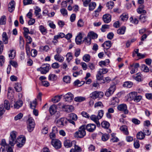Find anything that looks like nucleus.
Returning a JSON list of instances; mask_svg holds the SVG:
<instances>
[{
	"instance_id": "nucleus-1",
	"label": "nucleus",
	"mask_w": 152,
	"mask_h": 152,
	"mask_svg": "<svg viewBox=\"0 0 152 152\" xmlns=\"http://www.w3.org/2000/svg\"><path fill=\"white\" fill-rule=\"evenodd\" d=\"M86 135L85 125H83L79 128L78 131L75 133L74 136L77 138H82Z\"/></svg>"
},
{
	"instance_id": "nucleus-2",
	"label": "nucleus",
	"mask_w": 152,
	"mask_h": 152,
	"mask_svg": "<svg viewBox=\"0 0 152 152\" xmlns=\"http://www.w3.org/2000/svg\"><path fill=\"white\" fill-rule=\"evenodd\" d=\"M58 106L62 110L67 112H71L74 110V107L72 105H65L59 103L58 104Z\"/></svg>"
},
{
	"instance_id": "nucleus-3",
	"label": "nucleus",
	"mask_w": 152,
	"mask_h": 152,
	"mask_svg": "<svg viewBox=\"0 0 152 152\" xmlns=\"http://www.w3.org/2000/svg\"><path fill=\"white\" fill-rule=\"evenodd\" d=\"M17 132L13 131L10 133V136L9 140V144L11 146H13L16 143Z\"/></svg>"
},
{
	"instance_id": "nucleus-4",
	"label": "nucleus",
	"mask_w": 152,
	"mask_h": 152,
	"mask_svg": "<svg viewBox=\"0 0 152 152\" xmlns=\"http://www.w3.org/2000/svg\"><path fill=\"white\" fill-rule=\"evenodd\" d=\"M27 123L28 130L29 132H31L33 130L35 127L34 121L32 118L29 117L27 120Z\"/></svg>"
},
{
	"instance_id": "nucleus-5",
	"label": "nucleus",
	"mask_w": 152,
	"mask_h": 152,
	"mask_svg": "<svg viewBox=\"0 0 152 152\" xmlns=\"http://www.w3.org/2000/svg\"><path fill=\"white\" fill-rule=\"evenodd\" d=\"M103 96L104 93L103 92L95 91L90 94V97L94 99L97 98L100 99L103 97Z\"/></svg>"
},
{
	"instance_id": "nucleus-6",
	"label": "nucleus",
	"mask_w": 152,
	"mask_h": 152,
	"mask_svg": "<svg viewBox=\"0 0 152 152\" xmlns=\"http://www.w3.org/2000/svg\"><path fill=\"white\" fill-rule=\"evenodd\" d=\"M26 139L25 137L23 136H19L17 138V146L18 147L20 148L22 147L25 143Z\"/></svg>"
},
{
	"instance_id": "nucleus-7",
	"label": "nucleus",
	"mask_w": 152,
	"mask_h": 152,
	"mask_svg": "<svg viewBox=\"0 0 152 152\" xmlns=\"http://www.w3.org/2000/svg\"><path fill=\"white\" fill-rule=\"evenodd\" d=\"M50 68V66L49 64H44L39 68L37 69V70L40 71L42 74H46L48 72Z\"/></svg>"
},
{
	"instance_id": "nucleus-8",
	"label": "nucleus",
	"mask_w": 152,
	"mask_h": 152,
	"mask_svg": "<svg viewBox=\"0 0 152 152\" xmlns=\"http://www.w3.org/2000/svg\"><path fill=\"white\" fill-rule=\"evenodd\" d=\"M51 145L56 149L60 148L61 146V143L58 140L55 139H53L51 141Z\"/></svg>"
},
{
	"instance_id": "nucleus-9",
	"label": "nucleus",
	"mask_w": 152,
	"mask_h": 152,
	"mask_svg": "<svg viewBox=\"0 0 152 152\" xmlns=\"http://www.w3.org/2000/svg\"><path fill=\"white\" fill-rule=\"evenodd\" d=\"M117 108L119 110L123 111L125 114H128L129 113V111L127 109V106L126 104H120L117 106Z\"/></svg>"
},
{
	"instance_id": "nucleus-10",
	"label": "nucleus",
	"mask_w": 152,
	"mask_h": 152,
	"mask_svg": "<svg viewBox=\"0 0 152 152\" xmlns=\"http://www.w3.org/2000/svg\"><path fill=\"white\" fill-rule=\"evenodd\" d=\"M116 89V86L115 85H111L105 93V95L108 97L112 95Z\"/></svg>"
},
{
	"instance_id": "nucleus-11",
	"label": "nucleus",
	"mask_w": 152,
	"mask_h": 152,
	"mask_svg": "<svg viewBox=\"0 0 152 152\" xmlns=\"http://www.w3.org/2000/svg\"><path fill=\"white\" fill-rule=\"evenodd\" d=\"M67 122V121L66 118H61L57 120L56 124L58 126L62 127L65 125Z\"/></svg>"
},
{
	"instance_id": "nucleus-12",
	"label": "nucleus",
	"mask_w": 152,
	"mask_h": 152,
	"mask_svg": "<svg viewBox=\"0 0 152 152\" xmlns=\"http://www.w3.org/2000/svg\"><path fill=\"white\" fill-rule=\"evenodd\" d=\"M85 129L90 132H93L96 129V125L94 124H88L87 125H85Z\"/></svg>"
},
{
	"instance_id": "nucleus-13",
	"label": "nucleus",
	"mask_w": 152,
	"mask_h": 152,
	"mask_svg": "<svg viewBox=\"0 0 152 152\" xmlns=\"http://www.w3.org/2000/svg\"><path fill=\"white\" fill-rule=\"evenodd\" d=\"M63 96L65 99V101L68 102H71L74 98V95L70 92H68Z\"/></svg>"
},
{
	"instance_id": "nucleus-14",
	"label": "nucleus",
	"mask_w": 152,
	"mask_h": 152,
	"mask_svg": "<svg viewBox=\"0 0 152 152\" xmlns=\"http://www.w3.org/2000/svg\"><path fill=\"white\" fill-rule=\"evenodd\" d=\"M111 17L109 14H106L103 16V20L104 22L105 23H109L111 20Z\"/></svg>"
},
{
	"instance_id": "nucleus-15",
	"label": "nucleus",
	"mask_w": 152,
	"mask_h": 152,
	"mask_svg": "<svg viewBox=\"0 0 152 152\" xmlns=\"http://www.w3.org/2000/svg\"><path fill=\"white\" fill-rule=\"evenodd\" d=\"M15 2L14 1H11L8 5V11L10 12H12L14 10L15 8Z\"/></svg>"
},
{
	"instance_id": "nucleus-16",
	"label": "nucleus",
	"mask_w": 152,
	"mask_h": 152,
	"mask_svg": "<svg viewBox=\"0 0 152 152\" xmlns=\"http://www.w3.org/2000/svg\"><path fill=\"white\" fill-rule=\"evenodd\" d=\"M74 143H75L74 141L71 142L69 140H66L64 141V144L66 147L68 148L71 147L72 145V144Z\"/></svg>"
},
{
	"instance_id": "nucleus-17",
	"label": "nucleus",
	"mask_w": 152,
	"mask_h": 152,
	"mask_svg": "<svg viewBox=\"0 0 152 152\" xmlns=\"http://www.w3.org/2000/svg\"><path fill=\"white\" fill-rule=\"evenodd\" d=\"M82 38V33H79L75 38V42L77 44L79 45L81 43Z\"/></svg>"
},
{
	"instance_id": "nucleus-18",
	"label": "nucleus",
	"mask_w": 152,
	"mask_h": 152,
	"mask_svg": "<svg viewBox=\"0 0 152 152\" xmlns=\"http://www.w3.org/2000/svg\"><path fill=\"white\" fill-rule=\"evenodd\" d=\"M54 59L56 61L60 62H62L64 60V58L59 54H56L54 56Z\"/></svg>"
},
{
	"instance_id": "nucleus-19",
	"label": "nucleus",
	"mask_w": 152,
	"mask_h": 152,
	"mask_svg": "<svg viewBox=\"0 0 152 152\" xmlns=\"http://www.w3.org/2000/svg\"><path fill=\"white\" fill-rule=\"evenodd\" d=\"M2 41L5 44H7L8 43V38L6 32H4L2 35Z\"/></svg>"
},
{
	"instance_id": "nucleus-20",
	"label": "nucleus",
	"mask_w": 152,
	"mask_h": 152,
	"mask_svg": "<svg viewBox=\"0 0 152 152\" xmlns=\"http://www.w3.org/2000/svg\"><path fill=\"white\" fill-rule=\"evenodd\" d=\"M119 102L118 98L116 97H113L111 100L110 104L112 105L117 104Z\"/></svg>"
},
{
	"instance_id": "nucleus-21",
	"label": "nucleus",
	"mask_w": 152,
	"mask_h": 152,
	"mask_svg": "<svg viewBox=\"0 0 152 152\" xmlns=\"http://www.w3.org/2000/svg\"><path fill=\"white\" fill-rule=\"evenodd\" d=\"M34 14L36 16H37L38 18H40L41 16V15L40 14L39 12L41 11V9L37 6H36L34 8Z\"/></svg>"
},
{
	"instance_id": "nucleus-22",
	"label": "nucleus",
	"mask_w": 152,
	"mask_h": 152,
	"mask_svg": "<svg viewBox=\"0 0 152 152\" xmlns=\"http://www.w3.org/2000/svg\"><path fill=\"white\" fill-rule=\"evenodd\" d=\"M87 36L91 39H94L97 37L98 35L93 31H91L88 33Z\"/></svg>"
},
{
	"instance_id": "nucleus-23",
	"label": "nucleus",
	"mask_w": 152,
	"mask_h": 152,
	"mask_svg": "<svg viewBox=\"0 0 152 152\" xmlns=\"http://www.w3.org/2000/svg\"><path fill=\"white\" fill-rule=\"evenodd\" d=\"M102 7V6L100 5L97 10L94 11V12L93 14V16L94 18H96L98 16L99 12L101 11Z\"/></svg>"
},
{
	"instance_id": "nucleus-24",
	"label": "nucleus",
	"mask_w": 152,
	"mask_h": 152,
	"mask_svg": "<svg viewBox=\"0 0 152 152\" xmlns=\"http://www.w3.org/2000/svg\"><path fill=\"white\" fill-rule=\"evenodd\" d=\"M49 111L51 115H53L56 111V107L55 105H51L49 109Z\"/></svg>"
},
{
	"instance_id": "nucleus-25",
	"label": "nucleus",
	"mask_w": 152,
	"mask_h": 152,
	"mask_svg": "<svg viewBox=\"0 0 152 152\" xmlns=\"http://www.w3.org/2000/svg\"><path fill=\"white\" fill-rule=\"evenodd\" d=\"M120 129L126 135H128L129 134L127 126L123 125L120 127Z\"/></svg>"
},
{
	"instance_id": "nucleus-26",
	"label": "nucleus",
	"mask_w": 152,
	"mask_h": 152,
	"mask_svg": "<svg viewBox=\"0 0 152 152\" xmlns=\"http://www.w3.org/2000/svg\"><path fill=\"white\" fill-rule=\"evenodd\" d=\"M19 45L20 48L23 49L24 48V41L23 37L21 36L19 37Z\"/></svg>"
},
{
	"instance_id": "nucleus-27",
	"label": "nucleus",
	"mask_w": 152,
	"mask_h": 152,
	"mask_svg": "<svg viewBox=\"0 0 152 152\" xmlns=\"http://www.w3.org/2000/svg\"><path fill=\"white\" fill-rule=\"evenodd\" d=\"M23 102L21 100L17 101L14 105V107L15 108L18 109L22 106Z\"/></svg>"
},
{
	"instance_id": "nucleus-28",
	"label": "nucleus",
	"mask_w": 152,
	"mask_h": 152,
	"mask_svg": "<svg viewBox=\"0 0 152 152\" xmlns=\"http://www.w3.org/2000/svg\"><path fill=\"white\" fill-rule=\"evenodd\" d=\"M14 88L17 92L20 91L22 90L21 84L20 83H16L14 85Z\"/></svg>"
},
{
	"instance_id": "nucleus-29",
	"label": "nucleus",
	"mask_w": 152,
	"mask_h": 152,
	"mask_svg": "<svg viewBox=\"0 0 152 152\" xmlns=\"http://www.w3.org/2000/svg\"><path fill=\"white\" fill-rule=\"evenodd\" d=\"M15 50H11L9 52V57L10 59H13L15 56Z\"/></svg>"
},
{
	"instance_id": "nucleus-30",
	"label": "nucleus",
	"mask_w": 152,
	"mask_h": 152,
	"mask_svg": "<svg viewBox=\"0 0 152 152\" xmlns=\"http://www.w3.org/2000/svg\"><path fill=\"white\" fill-rule=\"evenodd\" d=\"M4 106L5 108L7 110H9L10 108V104L8 100H5L4 101Z\"/></svg>"
},
{
	"instance_id": "nucleus-31",
	"label": "nucleus",
	"mask_w": 152,
	"mask_h": 152,
	"mask_svg": "<svg viewBox=\"0 0 152 152\" xmlns=\"http://www.w3.org/2000/svg\"><path fill=\"white\" fill-rule=\"evenodd\" d=\"M66 61L69 63L72 59L73 56L71 53H68L66 54Z\"/></svg>"
},
{
	"instance_id": "nucleus-32",
	"label": "nucleus",
	"mask_w": 152,
	"mask_h": 152,
	"mask_svg": "<svg viewBox=\"0 0 152 152\" xmlns=\"http://www.w3.org/2000/svg\"><path fill=\"white\" fill-rule=\"evenodd\" d=\"M137 138L140 140L143 139L145 137V134L141 131L138 132L137 135Z\"/></svg>"
},
{
	"instance_id": "nucleus-33",
	"label": "nucleus",
	"mask_w": 152,
	"mask_h": 152,
	"mask_svg": "<svg viewBox=\"0 0 152 152\" xmlns=\"http://www.w3.org/2000/svg\"><path fill=\"white\" fill-rule=\"evenodd\" d=\"M110 125L109 122L106 121H103L101 124L102 127L106 129H108L109 128Z\"/></svg>"
},
{
	"instance_id": "nucleus-34",
	"label": "nucleus",
	"mask_w": 152,
	"mask_h": 152,
	"mask_svg": "<svg viewBox=\"0 0 152 152\" xmlns=\"http://www.w3.org/2000/svg\"><path fill=\"white\" fill-rule=\"evenodd\" d=\"M137 94V92H132L129 94V98L131 100H134L135 98V97L136 96Z\"/></svg>"
},
{
	"instance_id": "nucleus-35",
	"label": "nucleus",
	"mask_w": 152,
	"mask_h": 152,
	"mask_svg": "<svg viewBox=\"0 0 152 152\" xmlns=\"http://www.w3.org/2000/svg\"><path fill=\"white\" fill-rule=\"evenodd\" d=\"M86 100L85 97L82 96H77L74 98V100L76 102H81Z\"/></svg>"
},
{
	"instance_id": "nucleus-36",
	"label": "nucleus",
	"mask_w": 152,
	"mask_h": 152,
	"mask_svg": "<svg viewBox=\"0 0 152 152\" xmlns=\"http://www.w3.org/2000/svg\"><path fill=\"white\" fill-rule=\"evenodd\" d=\"M62 96V95L55 96L52 99V101L54 103L58 102L60 100Z\"/></svg>"
},
{
	"instance_id": "nucleus-37",
	"label": "nucleus",
	"mask_w": 152,
	"mask_h": 152,
	"mask_svg": "<svg viewBox=\"0 0 152 152\" xmlns=\"http://www.w3.org/2000/svg\"><path fill=\"white\" fill-rule=\"evenodd\" d=\"M110 62L109 60L108 59L106 60L105 61H101L99 62V65L101 67H103V66H105L108 64Z\"/></svg>"
},
{
	"instance_id": "nucleus-38",
	"label": "nucleus",
	"mask_w": 152,
	"mask_h": 152,
	"mask_svg": "<svg viewBox=\"0 0 152 152\" xmlns=\"http://www.w3.org/2000/svg\"><path fill=\"white\" fill-rule=\"evenodd\" d=\"M57 79V76L54 74H50L48 76V79L50 80L54 81Z\"/></svg>"
},
{
	"instance_id": "nucleus-39",
	"label": "nucleus",
	"mask_w": 152,
	"mask_h": 152,
	"mask_svg": "<svg viewBox=\"0 0 152 152\" xmlns=\"http://www.w3.org/2000/svg\"><path fill=\"white\" fill-rule=\"evenodd\" d=\"M125 30L126 27H122L117 30V32L119 34H124Z\"/></svg>"
},
{
	"instance_id": "nucleus-40",
	"label": "nucleus",
	"mask_w": 152,
	"mask_h": 152,
	"mask_svg": "<svg viewBox=\"0 0 152 152\" xmlns=\"http://www.w3.org/2000/svg\"><path fill=\"white\" fill-rule=\"evenodd\" d=\"M83 42L86 45H89L90 44L91 42V38L88 37V36L86 37H85L84 40L83 41Z\"/></svg>"
},
{
	"instance_id": "nucleus-41",
	"label": "nucleus",
	"mask_w": 152,
	"mask_h": 152,
	"mask_svg": "<svg viewBox=\"0 0 152 152\" xmlns=\"http://www.w3.org/2000/svg\"><path fill=\"white\" fill-rule=\"evenodd\" d=\"M96 6V4L95 2H91L89 4V10L90 11H92L95 8Z\"/></svg>"
},
{
	"instance_id": "nucleus-42",
	"label": "nucleus",
	"mask_w": 152,
	"mask_h": 152,
	"mask_svg": "<svg viewBox=\"0 0 152 152\" xmlns=\"http://www.w3.org/2000/svg\"><path fill=\"white\" fill-rule=\"evenodd\" d=\"M39 28L42 34H45L47 33V30L44 26L41 25L39 26Z\"/></svg>"
},
{
	"instance_id": "nucleus-43",
	"label": "nucleus",
	"mask_w": 152,
	"mask_h": 152,
	"mask_svg": "<svg viewBox=\"0 0 152 152\" xmlns=\"http://www.w3.org/2000/svg\"><path fill=\"white\" fill-rule=\"evenodd\" d=\"M105 45L107 47V49L109 48L112 45V43L111 41H105L104 44H102V45L103 47H104V45Z\"/></svg>"
},
{
	"instance_id": "nucleus-44",
	"label": "nucleus",
	"mask_w": 152,
	"mask_h": 152,
	"mask_svg": "<svg viewBox=\"0 0 152 152\" xmlns=\"http://www.w3.org/2000/svg\"><path fill=\"white\" fill-rule=\"evenodd\" d=\"M6 18L5 16L3 15L0 19V25H4L6 23Z\"/></svg>"
},
{
	"instance_id": "nucleus-45",
	"label": "nucleus",
	"mask_w": 152,
	"mask_h": 152,
	"mask_svg": "<svg viewBox=\"0 0 152 152\" xmlns=\"http://www.w3.org/2000/svg\"><path fill=\"white\" fill-rule=\"evenodd\" d=\"M134 77L135 80L137 81H141L142 75L140 73H138L136 74Z\"/></svg>"
},
{
	"instance_id": "nucleus-46",
	"label": "nucleus",
	"mask_w": 152,
	"mask_h": 152,
	"mask_svg": "<svg viewBox=\"0 0 152 152\" xmlns=\"http://www.w3.org/2000/svg\"><path fill=\"white\" fill-rule=\"evenodd\" d=\"M120 18L121 20L123 21H126L128 18V15L126 14H123L120 16Z\"/></svg>"
},
{
	"instance_id": "nucleus-47",
	"label": "nucleus",
	"mask_w": 152,
	"mask_h": 152,
	"mask_svg": "<svg viewBox=\"0 0 152 152\" xmlns=\"http://www.w3.org/2000/svg\"><path fill=\"white\" fill-rule=\"evenodd\" d=\"M63 80L66 83H69L71 81V78L69 76H65L63 78Z\"/></svg>"
},
{
	"instance_id": "nucleus-48",
	"label": "nucleus",
	"mask_w": 152,
	"mask_h": 152,
	"mask_svg": "<svg viewBox=\"0 0 152 152\" xmlns=\"http://www.w3.org/2000/svg\"><path fill=\"white\" fill-rule=\"evenodd\" d=\"M70 119L76 121L77 119V117L76 114L74 113H71L69 114Z\"/></svg>"
},
{
	"instance_id": "nucleus-49",
	"label": "nucleus",
	"mask_w": 152,
	"mask_h": 152,
	"mask_svg": "<svg viewBox=\"0 0 152 152\" xmlns=\"http://www.w3.org/2000/svg\"><path fill=\"white\" fill-rule=\"evenodd\" d=\"M26 39V40L27 42L26 44H31L32 41V39L30 36L28 35L25 34L24 36Z\"/></svg>"
},
{
	"instance_id": "nucleus-50",
	"label": "nucleus",
	"mask_w": 152,
	"mask_h": 152,
	"mask_svg": "<svg viewBox=\"0 0 152 152\" xmlns=\"http://www.w3.org/2000/svg\"><path fill=\"white\" fill-rule=\"evenodd\" d=\"M103 77V75L98 71L96 75L97 80H101L102 79Z\"/></svg>"
},
{
	"instance_id": "nucleus-51",
	"label": "nucleus",
	"mask_w": 152,
	"mask_h": 152,
	"mask_svg": "<svg viewBox=\"0 0 152 152\" xmlns=\"http://www.w3.org/2000/svg\"><path fill=\"white\" fill-rule=\"evenodd\" d=\"M0 145L4 148H7L9 146V145L6 143V140L4 139L2 140Z\"/></svg>"
},
{
	"instance_id": "nucleus-52",
	"label": "nucleus",
	"mask_w": 152,
	"mask_h": 152,
	"mask_svg": "<svg viewBox=\"0 0 152 152\" xmlns=\"http://www.w3.org/2000/svg\"><path fill=\"white\" fill-rule=\"evenodd\" d=\"M90 56L88 54H86L83 57V60L84 61L88 62L90 60Z\"/></svg>"
},
{
	"instance_id": "nucleus-53",
	"label": "nucleus",
	"mask_w": 152,
	"mask_h": 152,
	"mask_svg": "<svg viewBox=\"0 0 152 152\" xmlns=\"http://www.w3.org/2000/svg\"><path fill=\"white\" fill-rule=\"evenodd\" d=\"M142 98V96H141L138 95L137 94L136 96L135 97V98L133 100L135 102H138L140 101L141 99Z\"/></svg>"
},
{
	"instance_id": "nucleus-54",
	"label": "nucleus",
	"mask_w": 152,
	"mask_h": 152,
	"mask_svg": "<svg viewBox=\"0 0 152 152\" xmlns=\"http://www.w3.org/2000/svg\"><path fill=\"white\" fill-rule=\"evenodd\" d=\"M110 135L108 134H103L102 137V140L104 141H105L108 140L109 137Z\"/></svg>"
},
{
	"instance_id": "nucleus-55",
	"label": "nucleus",
	"mask_w": 152,
	"mask_h": 152,
	"mask_svg": "<svg viewBox=\"0 0 152 152\" xmlns=\"http://www.w3.org/2000/svg\"><path fill=\"white\" fill-rule=\"evenodd\" d=\"M114 3L112 1H110L107 2V6L109 9H112L114 7Z\"/></svg>"
},
{
	"instance_id": "nucleus-56",
	"label": "nucleus",
	"mask_w": 152,
	"mask_h": 152,
	"mask_svg": "<svg viewBox=\"0 0 152 152\" xmlns=\"http://www.w3.org/2000/svg\"><path fill=\"white\" fill-rule=\"evenodd\" d=\"M37 102L36 99L33 101L32 102L30 103V107L33 109H34L37 104Z\"/></svg>"
},
{
	"instance_id": "nucleus-57",
	"label": "nucleus",
	"mask_w": 152,
	"mask_h": 152,
	"mask_svg": "<svg viewBox=\"0 0 152 152\" xmlns=\"http://www.w3.org/2000/svg\"><path fill=\"white\" fill-rule=\"evenodd\" d=\"M129 20L131 23L134 24H137L138 23V20L137 18H135L134 20L133 17H132L130 18Z\"/></svg>"
},
{
	"instance_id": "nucleus-58",
	"label": "nucleus",
	"mask_w": 152,
	"mask_h": 152,
	"mask_svg": "<svg viewBox=\"0 0 152 152\" xmlns=\"http://www.w3.org/2000/svg\"><path fill=\"white\" fill-rule=\"evenodd\" d=\"M132 85V83L131 82H126L124 84V86L125 87H126L128 88L131 87Z\"/></svg>"
},
{
	"instance_id": "nucleus-59",
	"label": "nucleus",
	"mask_w": 152,
	"mask_h": 152,
	"mask_svg": "<svg viewBox=\"0 0 152 152\" xmlns=\"http://www.w3.org/2000/svg\"><path fill=\"white\" fill-rule=\"evenodd\" d=\"M94 107H103L104 105L101 102L99 101L96 102L94 104Z\"/></svg>"
},
{
	"instance_id": "nucleus-60",
	"label": "nucleus",
	"mask_w": 152,
	"mask_h": 152,
	"mask_svg": "<svg viewBox=\"0 0 152 152\" xmlns=\"http://www.w3.org/2000/svg\"><path fill=\"white\" fill-rule=\"evenodd\" d=\"M99 71L103 75L107 73L108 72V70L106 68H102L99 69Z\"/></svg>"
},
{
	"instance_id": "nucleus-61",
	"label": "nucleus",
	"mask_w": 152,
	"mask_h": 152,
	"mask_svg": "<svg viewBox=\"0 0 152 152\" xmlns=\"http://www.w3.org/2000/svg\"><path fill=\"white\" fill-rule=\"evenodd\" d=\"M104 113V112L103 110H100L99 111L97 116L99 119H101L102 118Z\"/></svg>"
},
{
	"instance_id": "nucleus-62",
	"label": "nucleus",
	"mask_w": 152,
	"mask_h": 152,
	"mask_svg": "<svg viewBox=\"0 0 152 152\" xmlns=\"http://www.w3.org/2000/svg\"><path fill=\"white\" fill-rule=\"evenodd\" d=\"M77 24L78 27H83L84 25V22L82 19H80L78 21Z\"/></svg>"
},
{
	"instance_id": "nucleus-63",
	"label": "nucleus",
	"mask_w": 152,
	"mask_h": 152,
	"mask_svg": "<svg viewBox=\"0 0 152 152\" xmlns=\"http://www.w3.org/2000/svg\"><path fill=\"white\" fill-rule=\"evenodd\" d=\"M132 122L135 125H138L140 124V121L138 119L135 118H133L132 119Z\"/></svg>"
},
{
	"instance_id": "nucleus-64",
	"label": "nucleus",
	"mask_w": 152,
	"mask_h": 152,
	"mask_svg": "<svg viewBox=\"0 0 152 152\" xmlns=\"http://www.w3.org/2000/svg\"><path fill=\"white\" fill-rule=\"evenodd\" d=\"M23 116V114L21 113H20L15 117V120L16 121L20 119Z\"/></svg>"
}]
</instances>
